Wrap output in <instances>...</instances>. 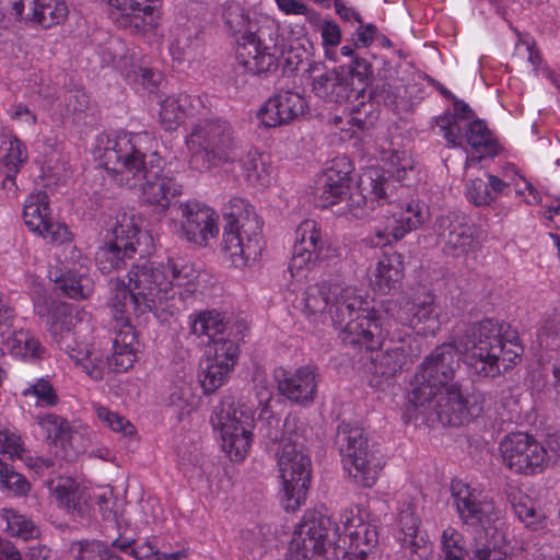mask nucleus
<instances>
[{
  "mask_svg": "<svg viewBox=\"0 0 560 560\" xmlns=\"http://www.w3.org/2000/svg\"><path fill=\"white\" fill-rule=\"evenodd\" d=\"M342 67L351 72L350 82H354L355 97H359L371 83L373 75L372 65L364 58L355 57L350 65Z\"/></svg>",
  "mask_w": 560,
  "mask_h": 560,
  "instance_id": "nucleus-51",
  "label": "nucleus"
},
{
  "mask_svg": "<svg viewBox=\"0 0 560 560\" xmlns=\"http://www.w3.org/2000/svg\"><path fill=\"white\" fill-rule=\"evenodd\" d=\"M110 231L113 240L106 242L95 254L96 266L104 275L125 268L127 260L132 259L136 254H148L143 243L151 238L139 228L135 215L128 213L117 215Z\"/></svg>",
  "mask_w": 560,
  "mask_h": 560,
  "instance_id": "nucleus-11",
  "label": "nucleus"
},
{
  "mask_svg": "<svg viewBox=\"0 0 560 560\" xmlns=\"http://www.w3.org/2000/svg\"><path fill=\"white\" fill-rule=\"evenodd\" d=\"M408 325L419 334L434 332L438 327V319L434 314L433 299L425 295L423 299H416L406 307Z\"/></svg>",
  "mask_w": 560,
  "mask_h": 560,
  "instance_id": "nucleus-38",
  "label": "nucleus"
},
{
  "mask_svg": "<svg viewBox=\"0 0 560 560\" xmlns=\"http://www.w3.org/2000/svg\"><path fill=\"white\" fill-rule=\"evenodd\" d=\"M141 135L122 136L109 140L101 156L104 168L115 176L120 186L129 189L139 188L165 166L164 159L156 152L142 150Z\"/></svg>",
  "mask_w": 560,
  "mask_h": 560,
  "instance_id": "nucleus-5",
  "label": "nucleus"
},
{
  "mask_svg": "<svg viewBox=\"0 0 560 560\" xmlns=\"http://www.w3.org/2000/svg\"><path fill=\"white\" fill-rule=\"evenodd\" d=\"M10 346L15 355L31 359H42L45 348L30 330H14L10 337Z\"/></svg>",
  "mask_w": 560,
  "mask_h": 560,
  "instance_id": "nucleus-44",
  "label": "nucleus"
},
{
  "mask_svg": "<svg viewBox=\"0 0 560 560\" xmlns=\"http://www.w3.org/2000/svg\"><path fill=\"white\" fill-rule=\"evenodd\" d=\"M500 451L504 464L520 475L542 472L549 463L546 447L525 432H513L504 436Z\"/></svg>",
  "mask_w": 560,
  "mask_h": 560,
  "instance_id": "nucleus-16",
  "label": "nucleus"
},
{
  "mask_svg": "<svg viewBox=\"0 0 560 560\" xmlns=\"http://www.w3.org/2000/svg\"><path fill=\"white\" fill-rule=\"evenodd\" d=\"M504 495L517 518L527 528L537 530L542 527L545 514L536 509L532 498L512 486L504 489Z\"/></svg>",
  "mask_w": 560,
  "mask_h": 560,
  "instance_id": "nucleus-36",
  "label": "nucleus"
},
{
  "mask_svg": "<svg viewBox=\"0 0 560 560\" xmlns=\"http://www.w3.org/2000/svg\"><path fill=\"white\" fill-rule=\"evenodd\" d=\"M12 11L20 22L43 28L63 23L69 14L65 0H14Z\"/></svg>",
  "mask_w": 560,
  "mask_h": 560,
  "instance_id": "nucleus-22",
  "label": "nucleus"
},
{
  "mask_svg": "<svg viewBox=\"0 0 560 560\" xmlns=\"http://www.w3.org/2000/svg\"><path fill=\"white\" fill-rule=\"evenodd\" d=\"M22 452L21 439L8 430H0V453L8 454L13 458L20 457Z\"/></svg>",
  "mask_w": 560,
  "mask_h": 560,
  "instance_id": "nucleus-62",
  "label": "nucleus"
},
{
  "mask_svg": "<svg viewBox=\"0 0 560 560\" xmlns=\"http://www.w3.org/2000/svg\"><path fill=\"white\" fill-rule=\"evenodd\" d=\"M398 523L399 541L405 555H409L410 560H428L432 553V546L425 532L420 529L421 521L411 504L400 510Z\"/></svg>",
  "mask_w": 560,
  "mask_h": 560,
  "instance_id": "nucleus-27",
  "label": "nucleus"
},
{
  "mask_svg": "<svg viewBox=\"0 0 560 560\" xmlns=\"http://www.w3.org/2000/svg\"><path fill=\"white\" fill-rule=\"evenodd\" d=\"M112 351L103 358L95 349L72 350L70 358L80 365L86 374L95 380H102L106 368L114 372H126L137 360V334L132 325L115 322Z\"/></svg>",
  "mask_w": 560,
  "mask_h": 560,
  "instance_id": "nucleus-12",
  "label": "nucleus"
},
{
  "mask_svg": "<svg viewBox=\"0 0 560 560\" xmlns=\"http://www.w3.org/2000/svg\"><path fill=\"white\" fill-rule=\"evenodd\" d=\"M345 290H352L355 295L357 292L353 288H340L338 285H330L326 282L315 283L308 285L304 293V312L307 315L322 314L328 308L329 315L332 318L331 308Z\"/></svg>",
  "mask_w": 560,
  "mask_h": 560,
  "instance_id": "nucleus-33",
  "label": "nucleus"
},
{
  "mask_svg": "<svg viewBox=\"0 0 560 560\" xmlns=\"http://www.w3.org/2000/svg\"><path fill=\"white\" fill-rule=\"evenodd\" d=\"M510 185L492 174L486 178L469 179L465 185L467 200L476 207L490 206L501 195H506Z\"/></svg>",
  "mask_w": 560,
  "mask_h": 560,
  "instance_id": "nucleus-32",
  "label": "nucleus"
},
{
  "mask_svg": "<svg viewBox=\"0 0 560 560\" xmlns=\"http://www.w3.org/2000/svg\"><path fill=\"white\" fill-rule=\"evenodd\" d=\"M48 331L52 339L63 349V342L71 337L73 329V316L69 310V305L65 303L54 304L51 317L46 322ZM70 345H65V349H69Z\"/></svg>",
  "mask_w": 560,
  "mask_h": 560,
  "instance_id": "nucleus-41",
  "label": "nucleus"
},
{
  "mask_svg": "<svg viewBox=\"0 0 560 560\" xmlns=\"http://www.w3.org/2000/svg\"><path fill=\"white\" fill-rule=\"evenodd\" d=\"M0 483L16 495H25L31 488L26 478L0 458Z\"/></svg>",
  "mask_w": 560,
  "mask_h": 560,
  "instance_id": "nucleus-52",
  "label": "nucleus"
},
{
  "mask_svg": "<svg viewBox=\"0 0 560 560\" xmlns=\"http://www.w3.org/2000/svg\"><path fill=\"white\" fill-rule=\"evenodd\" d=\"M465 138L474 152L479 154L477 161L486 156L493 158L500 152V145L497 139L482 119L475 118L467 124Z\"/></svg>",
  "mask_w": 560,
  "mask_h": 560,
  "instance_id": "nucleus-37",
  "label": "nucleus"
},
{
  "mask_svg": "<svg viewBox=\"0 0 560 560\" xmlns=\"http://www.w3.org/2000/svg\"><path fill=\"white\" fill-rule=\"evenodd\" d=\"M23 219L30 231L37 233L51 219L49 198L45 191H37L27 197L23 209Z\"/></svg>",
  "mask_w": 560,
  "mask_h": 560,
  "instance_id": "nucleus-40",
  "label": "nucleus"
},
{
  "mask_svg": "<svg viewBox=\"0 0 560 560\" xmlns=\"http://www.w3.org/2000/svg\"><path fill=\"white\" fill-rule=\"evenodd\" d=\"M38 424L43 435L50 444L63 450L65 456H71L70 451L74 448L73 441L79 433L72 430L66 419L54 413H46L38 417Z\"/></svg>",
  "mask_w": 560,
  "mask_h": 560,
  "instance_id": "nucleus-34",
  "label": "nucleus"
},
{
  "mask_svg": "<svg viewBox=\"0 0 560 560\" xmlns=\"http://www.w3.org/2000/svg\"><path fill=\"white\" fill-rule=\"evenodd\" d=\"M451 491L459 518L466 525L485 528L499 520L500 511L493 500L469 485L454 480Z\"/></svg>",
  "mask_w": 560,
  "mask_h": 560,
  "instance_id": "nucleus-18",
  "label": "nucleus"
},
{
  "mask_svg": "<svg viewBox=\"0 0 560 560\" xmlns=\"http://www.w3.org/2000/svg\"><path fill=\"white\" fill-rule=\"evenodd\" d=\"M52 493L61 506L73 511L80 509L81 490L73 479H59L52 488Z\"/></svg>",
  "mask_w": 560,
  "mask_h": 560,
  "instance_id": "nucleus-50",
  "label": "nucleus"
},
{
  "mask_svg": "<svg viewBox=\"0 0 560 560\" xmlns=\"http://www.w3.org/2000/svg\"><path fill=\"white\" fill-rule=\"evenodd\" d=\"M172 272L170 273V277H167V280L170 283V294H176L174 291L175 288H182L187 287V291L194 292L196 289L195 284V273L191 267L189 266H183L182 268H178L176 265L172 264Z\"/></svg>",
  "mask_w": 560,
  "mask_h": 560,
  "instance_id": "nucleus-57",
  "label": "nucleus"
},
{
  "mask_svg": "<svg viewBox=\"0 0 560 560\" xmlns=\"http://www.w3.org/2000/svg\"><path fill=\"white\" fill-rule=\"evenodd\" d=\"M435 232L444 244L443 250L454 257L468 253L475 244L472 226L455 212L439 217Z\"/></svg>",
  "mask_w": 560,
  "mask_h": 560,
  "instance_id": "nucleus-24",
  "label": "nucleus"
},
{
  "mask_svg": "<svg viewBox=\"0 0 560 560\" xmlns=\"http://www.w3.org/2000/svg\"><path fill=\"white\" fill-rule=\"evenodd\" d=\"M244 176L252 184L266 185L269 166L266 158L257 150H250L241 159Z\"/></svg>",
  "mask_w": 560,
  "mask_h": 560,
  "instance_id": "nucleus-48",
  "label": "nucleus"
},
{
  "mask_svg": "<svg viewBox=\"0 0 560 560\" xmlns=\"http://www.w3.org/2000/svg\"><path fill=\"white\" fill-rule=\"evenodd\" d=\"M472 560H512L505 551L488 542L477 544L472 549Z\"/></svg>",
  "mask_w": 560,
  "mask_h": 560,
  "instance_id": "nucleus-63",
  "label": "nucleus"
},
{
  "mask_svg": "<svg viewBox=\"0 0 560 560\" xmlns=\"http://www.w3.org/2000/svg\"><path fill=\"white\" fill-rule=\"evenodd\" d=\"M340 536L329 516L307 512L294 532L287 560H338L335 545Z\"/></svg>",
  "mask_w": 560,
  "mask_h": 560,
  "instance_id": "nucleus-10",
  "label": "nucleus"
},
{
  "mask_svg": "<svg viewBox=\"0 0 560 560\" xmlns=\"http://www.w3.org/2000/svg\"><path fill=\"white\" fill-rule=\"evenodd\" d=\"M221 16L226 27L233 33H240L245 26L246 20L238 3L226 1L222 4Z\"/></svg>",
  "mask_w": 560,
  "mask_h": 560,
  "instance_id": "nucleus-58",
  "label": "nucleus"
},
{
  "mask_svg": "<svg viewBox=\"0 0 560 560\" xmlns=\"http://www.w3.org/2000/svg\"><path fill=\"white\" fill-rule=\"evenodd\" d=\"M28 154L25 144L15 136L9 137V148L3 156V166L5 168V179L14 183L16 174L27 162Z\"/></svg>",
  "mask_w": 560,
  "mask_h": 560,
  "instance_id": "nucleus-46",
  "label": "nucleus"
},
{
  "mask_svg": "<svg viewBox=\"0 0 560 560\" xmlns=\"http://www.w3.org/2000/svg\"><path fill=\"white\" fill-rule=\"evenodd\" d=\"M238 352V343L234 340L217 341L214 350H209L205 366L199 372V382L206 395L213 394L228 381Z\"/></svg>",
  "mask_w": 560,
  "mask_h": 560,
  "instance_id": "nucleus-20",
  "label": "nucleus"
},
{
  "mask_svg": "<svg viewBox=\"0 0 560 560\" xmlns=\"http://www.w3.org/2000/svg\"><path fill=\"white\" fill-rule=\"evenodd\" d=\"M213 425L221 431L222 447L230 458L241 462L247 455L253 438L254 413L250 407H235L232 398H224L215 407Z\"/></svg>",
  "mask_w": 560,
  "mask_h": 560,
  "instance_id": "nucleus-14",
  "label": "nucleus"
},
{
  "mask_svg": "<svg viewBox=\"0 0 560 560\" xmlns=\"http://www.w3.org/2000/svg\"><path fill=\"white\" fill-rule=\"evenodd\" d=\"M350 73L343 67L326 69L312 77V91L327 103H346L352 95L355 96L354 82H350Z\"/></svg>",
  "mask_w": 560,
  "mask_h": 560,
  "instance_id": "nucleus-26",
  "label": "nucleus"
},
{
  "mask_svg": "<svg viewBox=\"0 0 560 560\" xmlns=\"http://www.w3.org/2000/svg\"><path fill=\"white\" fill-rule=\"evenodd\" d=\"M94 409L97 418L113 431L124 432L125 434L132 432L133 427L125 417L101 405H95Z\"/></svg>",
  "mask_w": 560,
  "mask_h": 560,
  "instance_id": "nucleus-56",
  "label": "nucleus"
},
{
  "mask_svg": "<svg viewBox=\"0 0 560 560\" xmlns=\"http://www.w3.org/2000/svg\"><path fill=\"white\" fill-rule=\"evenodd\" d=\"M369 97L377 104L393 106L396 104L398 93L394 86H390L388 83H382L371 88Z\"/></svg>",
  "mask_w": 560,
  "mask_h": 560,
  "instance_id": "nucleus-61",
  "label": "nucleus"
},
{
  "mask_svg": "<svg viewBox=\"0 0 560 560\" xmlns=\"http://www.w3.org/2000/svg\"><path fill=\"white\" fill-rule=\"evenodd\" d=\"M306 100L292 90L279 91L270 96L259 109L257 116L268 128L289 125L305 114Z\"/></svg>",
  "mask_w": 560,
  "mask_h": 560,
  "instance_id": "nucleus-21",
  "label": "nucleus"
},
{
  "mask_svg": "<svg viewBox=\"0 0 560 560\" xmlns=\"http://www.w3.org/2000/svg\"><path fill=\"white\" fill-rule=\"evenodd\" d=\"M109 545L97 539L72 541L70 552L74 560H104Z\"/></svg>",
  "mask_w": 560,
  "mask_h": 560,
  "instance_id": "nucleus-49",
  "label": "nucleus"
},
{
  "mask_svg": "<svg viewBox=\"0 0 560 560\" xmlns=\"http://www.w3.org/2000/svg\"><path fill=\"white\" fill-rule=\"evenodd\" d=\"M464 338L460 348L468 352L469 364L481 377L494 378L503 374L520 362L524 352L518 332L494 318L467 326Z\"/></svg>",
  "mask_w": 560,
  "mask_h": 560,
  "instance_id": "nucleus-4",
  "label": "nucleus"
},
{
  "mask_svg": "<svg viewBox=\"0 0 560 560\" xmlns=\"http://www.w3.org/2000/svg\"><path fill=\"white\" fill-rule=\"evenodd\" d=\"M272 390L266 385L256 386V399L258 401L257 408L259 413L257 419H254L253 429L257 430L258 435L266 443H280V448L283 444L288 443L284 439L285 434V420L280 427V419L277 418L272 410H270L269 402L272 399Z\"/></svg>",
  "mask_w": 560,
  "mask_h": 560,
  "instance_id": "nucleus-30",
  "label": "nucleus"
},
{
  "mask_svg": "<svg viewBox=\"0 0 560 560\" xmlns=\"http://www.w3.org/2000/svg\"><path fill=\"white\" fill-rule=\"evenodd\" d=\"M331 255L332 249L317 223L313 220L302 221L295 231V243L289 268L300 270L310 262H322Z\"/></svg>",
  "mask_w": 560,
  "mask_h": 560,
  "instance_id": "nucleus-19",
  "label": "nucleus"
},
{
  "mask_svg": "<svg viewBox=\"0 0 560 560\" xmlns=\"http://www.w3.org/2000/svg\"><path fill=\"white\" fill-rule=\"evenodd\" d=\"M188 96L167 97L161 103L160 122L165 130H175L186 117Z\"/></svg>",
  "mask_w": 560,
  "mask_h": 560,
  "instance_id": "nucleus-45",
  "label": "nucleus"
},
{
  "mask_svg": "<svg viewBox=\"0 0 560 560\" xmlns=\"http://www.w3.org/2000/svg\"><path fill=\"white\" fill-rule=\"evenodd\" d=\"M352 514V511H350ZM345 536L350 540V551H342L341 560H366L369 553L377 544V532L375 526L364 523L358 516H349L348 513L341 516Z\"/></svg>",
  "mask_w": 560,
  "mask_h": 560,
  "instance_id": "nucleus-29",
  "label": "nucleus"
},
{
  "mask_svg": "<svg viewBox=\"0 0 560 560\" xmlns=\"http://www.w3.org/2000/svg\"><path fill=\"white\" fill-rule=\"evenodd\" d=\"M285 434L288 443L277 452L282 503L287 511H295L305 500L311 483V459L303 452L301 421L296 416L285 418Z\"/></svg>",
  "mask_w": 560,
  "mask_h": 560,
  "instance_id": "nucleus-8",
  "label": "nucleus"
},
{
  "mask_svg": "<svg viewBox=\"0 0 560 560\" xmlns=\"http://www.w3.org/2000/svg\"><path fill=\"white\" fill-rule=\"evenodd\" d=\"M130 555L136 560H178L183 556L179 551H160L151 541L135 546L131 548Z\"/></svg>",
  "mask_w": 560,
  "mask_h": 560,
  "instance_id": "nucleus-55",
  "label": "nucleus"
},
{
  "mask_svg": "<svg viewBox=\"0 0 560 560\" xmlns=\"http://www.w3.org/2000/svg\"><path fill=\"white\" fill-rule=\"evenodd\" d=\"M222 250L232 265L243 268L261 255V222L254 208L243 198L233 197L224 205Z\"/></svg>",
  "mask_w": 560,
  "mask_h": 560,
  "instance_id": "nucleus-6",
  "label": "nucleus"
},
{
  "mask_svg": "<svg viewBox=\"0 0 560 560\" xmlns=\"http://www.w3.org/2000/svg\"><path fill=\"white\" fill-rule=\"evenodd\" d=\"M36 234L47 238L49 242L63 244L71 240V233L65 224L55 222L52 218L45 223L40 232Z\"/></svg>",
  "mask_w": 560,
  "mask_h": 560,
  "instance_id": "nucleus-59",
  "label": "nucleus"
},
{
  "mask_svg": "<svg viewBox=\"0 0 560 560\" xmlns=\"http://www.w3.org/2000/svg\"><path fill=\"white\" fill-rule=\"evenodd\" d=\"M197 402L198 399L192 392L190 383L182 381L172 385L167 404L177 409L178 420H183L185 417L189 416L196 408Z\"/></svg>",
  "mask_w": 560,
  "mask_h": 560,
  "instance_id": "nucleus-42",
  "label": "nucleus"
},
{
  "mask_svg": "<svg viewBox=\"0 0 560 560\" xmlns=\"http://www.w3.org/2000/svg\"><path fill=\"white\" fill-rule=\"evenodd\" d=\"M359 27L354 32L353 45L354 47H369L378 35V28L372 24L359 23Z\"/></svg>",
  "mask_w": 560,
  "mask_h": 560,
  "instance_id": "nucleus-64",
  "label": "nucleus"
},
{
  "mask_svg": "<svg viewBox=\"0 0 560 560\" xmlns=\"http://www.w3.org/2000/svg\"><path fill=\"white\" fill-rule=\"evenodd\" d=\"M335 444L339 450L343 469L360 487L370 488L377 479L380 468L374 464L365 431L357 425L341 422L337 427Z\"/></svg>",
  "mask_w": 560,
  "mask_h": 560,
  "instance_id": "nucleus-13",
  "label": "nucleus"
},
{
  "mask_svg": "<svg viewBox=\"0 0 560 560\" xmlns=\"http://www.w3.org/2000/svg\"><path fill=\"white\" fill-rule=\"evenodd\" d=\"M147 254L131 265L128 271V283L118 288L110 298L109 307L115 322L131 324V315L141 316L147 313L165 311L173 306L170 301L171 261H156L145 258Z\"/></svg>",
  "mask_w": 560,
  "mask_h": 560,
  "instance_id": "nucleus-3",
  "label": "nucleus"
},
{
  "mask_svg": "<svg viewBox=\"0 0 560 560\" xmlns=\"http://www.w3.org/2000/svg\"><path fill=\"white\" fill-rule=\"evenodd\" d=\"M229 320L215 310L200 312L190 323L191 332L197 336H207L212 345L209 350H214L215 342L228 340L221 337L228 329Z\"/></svg>",
  "mask_w": 560,
  "mask_h": 560,
  "instance_id": "nucleus-39",
  "label": "nucleus"
},
{
  "mask_svg": "<svg viewBox=\"0 0 560 560\" xmlns=\"http://www.w3.org/2000/svg\"><path fill=\"white\" fill-rule=\"evenodd\" d=\"M441 544L443 555H447L448 551H452V553L468 552L464 546L463 535L452 527L443 530L441 536Z\"/></svg>",
  "mask_w": 560,
  "mask_h": 560,
  "instance_id": "nucleus-60",
  "label": "nucleus"
},
{
  "mask_svg": "<svg viewBox=\"0 0 560 560\" xmlns=\"http://www.w3.org/2000/svg\"><path fill=\"white\" fill-rule=\"evenodd\" d=\"M23 395L34 396L36 404L40 406H55L58 404V395L51 383L46 378H39L23 390Z\"/></svg>",
  "mask_w": 560,
  "mask_h": 560,
  "instance_id": "nucleus-54",
  "label": "nucleus"
},
{
  "mask_svg": "<svg viewBox=\"0 0 560 560\" xmlns=\"http://www.w3.org/2000/svg\"><path fill=\"white\" fill-rule=\"evenodd\" d=\"M186 145L189 167L206 173L235 160L236 139L233 127L221 118L205 119L196 124Z\"/></svg>",
  "mask_w": 560,
  "mask_h": 560,
  "instance_id": "nucleus-7",
  "label": "nucleus"
},
{
  "mask_svg": "<svg viewBox=\"0 0 560 560\" xmlns=\"http://www.w3.org/2000/svg\"><path fill=\"white\" fill-rule=\"evenodd\" d=\"M438 401V415L442 422L452 427L468 423L478 416L480 407L470 404L457 384L445 387Z\"/></svg>",
  "mask_w": 560,
  "mask_h": 560,
  "instance_id": "nucleus-28",
  "label": "nucleus"
},
{
  "mask_svg": "<svg viewBox=\"0 0 560 560\" xmlns=\"http://www.w3.org/2000/svg\"><path fill=\"white\" fill-rule=\"evenodd\" d=\"M138 189L142 191L148 203L159 206L162 211L168 209L174 211L176 198L183 192V186L171 172L164 170L158 173L155 178L144 182Z\"/></svg>",
  "mask_w": 560,
  "mask_h": 560,
  "instance_id": "nucleus-31",
  "label": "nucleus"
},
{
  "mask_svg": "<svg viewBox=\"0 0 560 560\" xmlns=\"http://www.w3.org/2000/svg\"><path fill=\"white\" fill-rule=\"evenodd\" d=\"M345 166L343 170H338L337 165H334L325 172L323 183L316 191V205L328 208L345 203L339 212L354 217H359V208L368 206L369 202L387 205V209L382 210L384 221L374 226V234L370 240L372 246H388L393 241L397 242L407 233L420 228L427 220L428 210L419 202L400 205L390 200L397 189V183L406 178L408 171H412L410 164L406 163L387 171L369 170L360 179L361 191L351 190L350 165Z\"/></svg>",
  "mask_w": 560,
  "mask_h": 560,
  "instance_id": "nucleus-1",
  "label": "nucleus"
},
{
  "mask_svg": "<svg viewBox=\"0 0 560 560\" xmlns=\"http://www.w3.org/2000/svg\"><path fill=\"white\" fill-rule=\"evenodd\" d=\"M276 378L279 393L291 402L306 406L314 401L318 383L316 368L304 365L294 371L280 369Z\"/></svg>",
  "mask_w": 560,
  "mask_h": 560,
  "instance_id": "nucleus-23",
  "label": "nucleus"
},
{
  "mask_svg": "<svg viewBox=\"0 0 560 560\" xmlns=\"http://www.w3.org/2000/svg\"><path fill=\"white\" fill-rule=\"evenodd\" d=\"M174 210L182 218L180 235L187 242L206 247L219 234V214L196 200L176 201Z\"/></svg>",
  "mask_w": 560,
  "mask_h": 560,
  "instance_id": "nucleus-17",
  "label": "nucleus"
},
{
  "mask_svg": "<svg viewBox=\"0 0 560 560\" xmlns=\"http://www.w3.org/2000/svg\"><path fill=\"white\" fill-rule=\"evenodd\" d=\"M2 518L5 521V530L12 537H19L24 540L37 537L39 528L26 515L20 514L12 509H4Z\"/></svg>",
  "mask_w": 560,
  "mask_h": 560,
  "instance_id": "nucleus-43",
  "label": "nucleus"
},
{
  "mask_svg": "<svg viewBox=\"0 0 560 560\" xmlns=\"http://www.w3.org/2000/svg\"><path fill=\"white\" fill-rule=\"evenodd\" d=\"M402 277V256L397 252H384L374 273V283L377 290L382 294L389 293L390 290L397 288Z\"/></svg>",
  "mask_w": 560,
  "mask_h": 560,
  "instance_id": "nucleus-35",
  "label": "nucleus"
},
{
  "mask_svg": "<svg viewBox=\"0 0 560 560\" xmlns=\"http://www.w3.org/2000/svg\"><path fill=\"white\" fill-rule=\"evenodd\" d=\"M460 121L462 119L457 118L456 115H452L451 112L436 118V125L441 131H443L444 139L452 148L460 147L463 143V128Z\"/></svg>",
  "mask_w": 560,
  "mask_h": 560,
  "instance_id": "nucleus-53",
  "label": "nucleus"
},
{
  "mask_svg": "<svg viewBox=\"0 0 560 560\" xmlns=\"http://www.w3.org/2000/svg\"><path fill=\"white\" fill-rule=\"evenodd\" d=\"M462 353L460 347L443 343L425 357L410 383L409 401L416 407L423 406L451 386Z\"/></svg>",
  "mask_w": 560,
  "mask_h": 560,
  "instance_id": "nucleus-9",
  "label": "nucleus"
},
{
  "mask_svg": "<svg viewBox=\"0 0 560 560\" xmlns=\"http://www.w3.org/2000/svg\"><path fill=\"white\" fill-rule=\"evenodd\" d=\"M332 324L339 329L345 346L374 352L366 363L371 382L378 386L408 369L422 353V338L398 327L395 319L382 308L352 290H345L331 308Z\"/></svg>",
  "mask_w": 560,
  "mask_h": 560,
  "instance_id": "nucleus-2",
  "label": "nucleus"
},
{
  "mask_svg": "<svg viewBox=\"0 0 560 560\" xmlns=\"http://www.w3.org/2000/svg\"><path fill=\"white\" fill-rule=\"evenodd\" d=\"M277 45L255 32H244L237 37L236 61L233 71L245 83L246 74L262 75L273 73L279 66Z\"/></svg>",
  "mask_w": 560,
  "mask_h": 560,
  "instance_id": "nucleus-15",
  "label": "nucleus"
},
{
  "mask_svg": "<svg viewBox=\"0 0 560 560\" xmlns=\"http://www.w3.org/2000/svg\"><path fill=\"white\" fill-rule=\"evenodd\" d=\"M56 287L70 299H86L92 290L88 277L67 271L55 280Z\"/></svg>",
  "mask_w": 560,
  "mask_h": 560,
  "instance_id": "nucleus-47",
  "label": "nucleus"
},
{
  "mask_svg": "<svg viewBox=\"0 0 560 560\" xmlns=\"http://www.w3.org/2000/svg\"><path fill=\"white\" fill-rule=\"evenodd\" d=\"M160 0H108L110 19L118 27L139 32L154 24V13Z\"/></svg>",
  "mask_w": 560,
  "mask_h": 560,
  "instance_id": "nucleus-25",
  "label": "nucleus"
}]
</instances>
